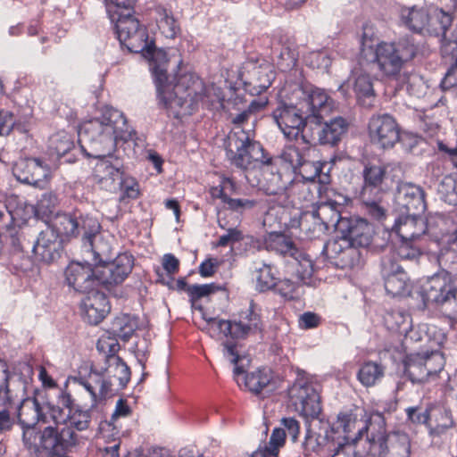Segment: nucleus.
I'll list each match as a JSON object with an SVG mask.
<instances>
[{
  "instance_id": "obj_31",
  "label": "nucleus",
  "mask_w": 457,
  "mask_h": 457,
  "mask_svg": "<svg viewBox=\"0 0 457 457\" xmlns=\"http://www.w3.org/2000/svg\"><path fill=\"white\" fill-rule=\"evenodd\" d=\"M85 262L94 265L107 263L111 261L112 248L102 237L96 235L88 242H84Z\"/></svg>"
},
{
  "instance_id": "obj_49",
  "label": "nucleus",
  "mask_w": 457,
  "mask_h": 457,
  "mask_svg": "<svg viewBox=\"0 0 457 457\" xmlns=\"http://www.w3.org/2000/svg\"><path fill=\"white\" fill-rule=\"evenodd\" d=\"M78 221V236L82 235L85 242L93 239L99 232L100 223L88 215L76 217Z\"/></svg>"
},
{
  "instance_id": "obj_8",
  "label": "nucleus",
  "mask_w": 457,
  "mask_h": 457,
  "mask_svg": "<svg viewBox=\"0 0 457 457\" xmlns=\"http://www.w3.org/2000/svg\"><path fill=\"white\" fill-rule=\"evenodd\" d=\"M113 4L117 10L112 11V20L115 21V29L121 45L126 46L132 53H143L152 44L149 40L147 30L145 27L137 30L134 36H129V29H136L135 17L131 14L129 0H106ZM110 12L112 10L110 9Z\"/></svg>"
},
{
  "instance_id": "obj_46",
  "label": "nucleus",
  "mask_w": 457,
  "mask_h": 457,
  "mask_svg": "<svg viewBox=\"0 0 457 457\" xmlns=\"http://www.w3.org/2000/svg\"><path fill=\"white\" fill-rule=\"evenodd\" d=\"M52 228L55 229L57 235L60 234L67 237H78V221H76V216L71 214H57Z\"/></svg>"
},
{
  "instance_id": "obj_64",
  "label": "nucleus",
  "mask_w": 457,
  "mask_h": 457,
  "mask_svg": "<svg viewBox=\"0 0 457 457\" xmlns=\"http://www.w3.org/2000/svg\"><path fill=\"white\" fill-rule=\"evenodd\" d=\"M439 263L449 270V273L457 275V250L447 248L442 251L438 258Z\"/></svg>"
},
{
  "instance_id": "obj_37",
  "label": "nucleus",
  "mask_w": 457,
  "mask_h": 457,
  "mask_svg": "<svg viewBox=\"0 0 457 457\" xmlns=\"http://www.w3.org/2000/svg\"><path fill=\"white\" fill-rule=\"evenodd\" d=\"M90 379L98 386V393H96L95 386L88 381H82L81 385L91 395L94 403L113 394L114 389L112 387L116 386V384L111 378L104 376H96L94 374V369H92Z\"/></svg>"
},
{
  "instance_id": "obj_51",
  "label": "nucleus",
  "mask_w": 457,
  "mask_h": 457,
  "mask_svg": "<svg viewBox=\"0 0 457 457\" xmlns=\"http://www.w3.org/2000/svg\"><path fill=\"white\" fill-rule=\"evenodd\" d=\"M267 104L268 100L265 97L253 100L246 110L231 118V122L236 126L231 132L243 129L241 126L248 120L250 115L262 109Z\"/></svg>"
},
{
  "instance_id": "obj_62",
  "label": "nucleus",
  "mask_w": 457,
  "mask_h": 457,
  "mask_svg": "<svg viewBox=\"0 0 457 457\" xmlns=\"http://www.w3.org/2000/svg\"><path fill=\"white\" fill-rule=\"evenodd\" d=\"M72 147L73 143L67 134H57L51 138V148L58 156L66 154Z\"/></svg>"
},
{
  "instance_id": "obj_35",
  "label": "nucleus",
  "mask_w": 457,
  "mask_h": 457,
  "mask_svg": "<svg viewBox=\"0 0 457 457\" xmlns=\"http://www.w3.org/2000/svg\"><path fill=\"white\" fill-rule=\"evenodd\" d=\"M401 16L404 23L414 31H421L428 25H430L428 10L425 6L403 8Z\"/></svg>"
},
{
  "instance_id": "obj_53",
  "label": "nucleus",
  "mask_w": 457,
  "mask_h": 457,
  "mask_svg": "<svg viewBox=\"0 0 457 457\" xmlns=\"http://www.w3.org/2000/svg\"><path fill=\"white\" fill-rule=\"evenodd\" d=\"M255 273L256 286L260 291H266L275 287L277 281L270 265L263 264L256 269Z\"/></svg>"
},
{
  "instance_id": "obj_47",
  "label": "nucleus",
  "mask_w": 457,
  "mask_h": 457,
  "mask_svg": "<svg viewBox=\"0 0 457 457\" xmlns=\"http://www.w3.org/2000/svg\"><path fill=\"white\" fill-rule=\"evenodd\" d=\"M271 380V373L268 369H260L246 375L245 385L249 391L259 394Z\"/></svg>"
},
{
  "instance_id": "obj_2",
  "label": "nucleus",
  "mask_w": 457,
  "mask_h": 457,
  "mask_svg": "<svg viewBox=\"0 0 457 457\" xmlns=\"http://www.w3.org/2000/svg\"><path fill=\"white\" fill-rule=\"evenodd\" d=\"M333 109L334 101L324 90L296 86L289 96V103H279L272 112V118L284 136L293 140L299 135L303 138L312 120L328 116Z\"/></svg>"
},
{
  "instance_id": "obj_38",
  "label": "nucleus",
  "mask_w": 457,
  "mask_h": 457,
  "mask_svg": "<svg viewBox=\"0 0 457 457\" xmlns=\"http://www.w3.org/2000/svg\"><path fill=\"white\" fill-rule=\"evenodd\" d=\"M142 55L145 59L149 60L150 69L157 77L158 80L162 81L165 79L166 68L168 63L166 52L162 49H156L153 41Z\"/></svg>"
},
{
  "instance_id": "obj_45",
  "label": "nucleus",
  "mask_w": 457,
  "mask_h": 457,
  "mask_svg": "<svg viewBox=\"0 0 457 457\" xmlns=\"http://www.w3.org/2000/svg\"><path fill=\"white\" fill-rule=\"evenodd\" d=\"M384 367L374 361L365 362L358 372L359 381L365 386H372L384 376Z\"/></svg>"
},
{
  "instance_id": "obj_58",
  "label": "nucleus",
  "mask_w": 457,
  "mask_h": 457,
  "mask_svg": "<svg viewBox=\"0 0 457 457\" xmlns=\"http://www.w3.org/2000/svg\"><path fill=\"white\" fill-rule=\"evenodd\" d=\"M293 257L295 259L293 266L295 267V272L300 280L305 282L313 273L312 261L302 253H299L298 257Z\"/></svg>"
},
{
  "instance_id": "obj_13",
  "label": "nucleus",
  "mask_w": 457,
  "mask_h": 457,
  "mask_svg": "<svg viewBox=\"0 0 457 457\" xmlns=\"http://www.w3.org/2000/svg\"><path fill=\"white\" fill-rule=\"evenodd\" d=\"M292 181L291 174L286 167H279L273 162L261 163L256 178L249 181L267 195H278L283 192Z\"/></svg>"
},
{
  "instance_id": "obj_60",
  "label": "nucleus",
  "mask_w": 457,
  "mask_h": 457,
  "mask_svg": "<svg viewBox=\"0 0 457 457\" xmlns=\"http://www.w3.org/2000/svg\"><path fill=\"white\" fill-rule=\"evenodd\" d=\"M90 420L91 417L88 411L76 410L72 411V410H71L68 426L71 428H75L79 431L85 430L88 428Z\"/></svg>"
},
{
  "instance_id": "obj_21",
  "label": "nucleus",
  "mask_w": 457,
  "mask_h": 457,
  "mask_svg": "<svg viewBox=\"0 0 457 457\" xmlns=\"http://www.w3.org/2000/svg\"><path fill=\"white\" fill-rule=\"evenodd\" d=\"M328 258L337 259L343 267L353 268L361 262V253L343 234L341 237L328 241L324 247Z\"/></svg>"
},
{
  "instance_id": "obj_28",
  "label": "nucleus",
  "mask_w": 457,
  "mask_h": 457,
  "mask_svg": "<svg viewBox=\"0 0 457 457\" xmlns=\"http://www.w3.org/2000/svg\"><path fill=\"white\" fill-rule=\"evenodd\" d=\"M245 70L249 75L248 83L253 87L254 94H260L269 88L275 78L271 65L264 61L258 63L249 60L245 63Z\"/></svg>"
},
{
  "instance_id": "obj_11",
  "label": "nucleus",
  "mask_w": 457,
  "mask_h": 457,
  "mask_svg": "<svg viewBox=\"0 0 457 457\" xmlns=\"http://www.w3.org/2000/svg\"><path fill=\"white\" fill-rule=\"evenodd\" d=\"M326 116L312 120L309 131L303 133V141L319 142L321 145H337L346 133L348 124L342 117L322 121Z\"/></svg>"
},
{
  "instance_id": "obj_44",
  "label": "nucleus",
  "mask_w": 457,
  "mask_h": 457,
  "mask_svg": "<svg viewBox=\"0 0 457 457\" xmlns=\"http://www.w3.org/2000/svg\"><path fill=\"white\" fill-rule=\"evenodd\" d=\"M137 328V319L127 314L116 317L111 327L112 334L125 341L133 335Z\"/></svg>"
},
{
  "instance_id": "obj_19",
  "label": "nucleus",
  "mask_w": 457,
  "mask_h": 457,
  "mask_svg": "<svg viewBox=\"0 0 457 457\" xmlns=\"http://www.w3.org/2000/svg\"><path fill=\"white\" fill-rule=\"evenodd\" d=\"M345 218L341 217L340 204L336 202H326L320 204L312 212H306V218L303 221L304 227L308 221H317L314 229L316 232H326L330 227L340 230V223Z\"/></svg>"
},
{
  "instance_id": "obj_3",
  "label": "nucleus",
  "mask_w": 457,
  "mask_h": 457,
  "mask_svg": "<svg viewBox=\"0 0 457 457\" xmlns=\"http://www.w3.org/2000/svg\"><path fill=\"white\" fill-rule=\"evenodd\" d=\"M416 54V47L408 40L382 41L375 46L367 65L381 78L397 79L405 65Z\"/></svg>"
},
{
  "instance_id": "obj_36",
  "label": "nucleus",
  "mask_w": 457,
  "mask_h": 457,
  "mask_svg": "<svg viewBox=\"0 0 457 457\" xmlns=\"http://www.w3.org/2000/svg\"><path fill=\"white\" fill-rule=\"evenodd\" d=\"M264 245L268 251L276 252L282 255L295 256L297 250L293 240L283 233L271 232L264 238Z\"/></svg>"
},
{
  "instance_id": "obj_33",
  "label": "nucleus",
  "mask_w": 457,
  "mask_h": 457,
  "mask_svg": "<svg viewBox=\"0 0 457 457\" xmlns=\"http://www.w3.org/2000/svg\"><path fill=\"white\" fill-rule=\"evenodd\" d=\"M409 320V316L401 310H390L384 315L385 325L389 330L406 333V341L409 339L415 341L423 340L422 337H416L418 333L413 329L407 333L410 325ZM424 339L427 340L428 336H425Z\"/></svg>"
},
{
  "instance_id": "obj_34",
  "label": "nucleus",
  "mask_w": 457,
  "mask_h": 457,
  "mask_svg": "<svg viewBox=\"0 0 457 457\" xmlns=\"http://www.w3.org/2000/svg\"><path fill=\"white\" fill-rule=\"evenodd\" d=\"M453 426L454 421L449 409L437 407L429 411L428 429L431 436L439 437Z\"/></svg>"
},
{
  "instance_id": "obj_17",
  "label": "nucleus",
  "mask_w": 457,
  "mask_h": 457,
  "mask_svg": "<svg viewBox=\"0 0 457 457\" xmlns=\"http://www.w3.org/2000/svg\"><path fill=\"white\" fill-rule=\"evenodd\" d=\"M381 275L386 293L392 296L404 294L408 287V276L395 259V255H385L381 261Z\"/></svg>"
},
{
  "instance_id": "obj_18",
  "label": "nucleus",
  "mask_w": 457,
  "mask_h": 457,
  "mask_svg": "<svg viewBox=\"0 0 457 457\" xmlns=\"http://www.w3.org/2000/svg\"><path fill=\"white\" fill-rule=\"evenodd\" d=\"M17 179L22 183L37 187H45L51 179V169L48 164L38 158L21 161L16 165Z\"/></svg>"
},
{
  "instance_id": "obj_39",
  "label": "nucleus",
  "mask_w": 457,
  "mask_h": 457,
  "mask_svg": "<svg viewBox=\"0 0 457 457\" xmlns=\"http://www.w3.org/2000/svg\"><path fill=\"white\" fill-rule=\"evenodd\" d=\"M319 157V152L315 147L303 146L299 148L295 145H290L284 148L281 158L287 163L290 164L293 170H297L299 165L303 164V162L306 158Z\"/></svg>"
},
{
  "instance_id": "obj_42",
  "label": "nucleus",
  "mask_w": 457,
  "mask_h": 457,
  "mask_svg": "<svg viewBox=\"0 0 457 457\" xmlns=\"http://www.w3.org/2000/svg\"><path fill=\"white\" fill-rule=\"evenodd\" d=\"M156 12L158 14L157 24L162 34L167 38L176 37L180 32V27L172 12L161 6L156 8Z\"/></svg>"
},
{
  "instance_id": "obj_25",
  "label": "nucleus",
  "mask_w": 457,
  "mask_h": 457,
  "mask_svg": "<svg viewBox=\"0 0 457 457\" xmlns=\"http://www.w3.org/2000/svg\"><path fill=\"white\" fill-rule=\"evenodd\" d=\"M320 432L316 433L308 429L305 435L303 447L306 453L312 452L332 451V447L336 446V443L339 442L341 436H335L334 433L330 431V425L320 421Z\"/></svg>"
},
{
  "instance_id": "obj_7",
  "label": "nucleus",
  "mask_w": 457,
  "mask_h": 457,
  "mask_svg": "<svg viewBox=\"0 0 457 457\" xmlns=\"http://www.w3.org/2000/svg\"><path fill=\"white\" fill-rule=\"evenodd\" d=\"M226 154L235 166L246 171L245 178L253 181L261 163H264L262 145L253 141L245 129L230 132L225 140Z\"/></svg>"
},
{
  "instance_id": "obj_15",
  "label": "nucleus",
  "mask_w": 457,
  "mask_h": 457,
  "mask_svg": "<svg viewBox=\"0 0 457 457\" xmlns=\"http://www.w3.org/2000/svg\"><path fill=\"white\" fill-rule=\"evenodd\" d=\"M91 262H71L66 268L65 278L69 287L74 290L87 294L96 289L102 283L98 279V268H92Z\"/></svg>"
},
{
  "instance_id": "obj_5",
  "label": "nucleus",
  "mask_w": 457,
  "mask_h": 457,
  "mask_svg": "<svg viewBox=\"0 0 457 457\" xmlns=\"http://www.w3.org/2000/svg\"><path fill=\"white\" fill-rule=\"evenodd\" d=\"M369 439L364 440L367 454L378 457H409L411 442L405 433L394 432L386 434L385 420L382 415L375 413L370 416Z\"/></svg>"
},
{
  "instance_id": "obj_30",
  "label": "nucleus",
  "mask_w": 457,
  "mask_h": 457,
  "mask_svg": "<svg viewBox=\"0 0 457 457\" xmlns=\"http://www.w3.org/2000/svg\"><path fill=\"white\" fill-rule=\"evenodd\" d=\"M420 212H411L407 215L398 219L395 224V229L401 239L415 240L427 230V224Z\"/></svg>"
},
{
  "instance_id": "obj_12",
  "label": "nucleus",
  "mask_w": 457,
  "mask_h": 457,
  "mask_svg": "<svg viewBox=\"0 0 457 457\" xmlns=\"http://www.w3.org/2000/svg\"><path fill=\"white\" fill-rule=\"evenodd\" d=\"M402 173L400 163L367 164L362 170L363 184L360 194L367 200L371 195H383L381 186L386 177L390 176L393 180L399 179Z\"/></svg>"
},
{
  "instance_id": "obj_10",
  "label": "nucleus",
  "mask_w": 457,
  "mask_h": 457,
  "mask_svg": "<svg viewBox=\"0 0 457 457\" xmlns=\"http://www.w3.org/2000/svg\"><path fill=\"white\" fill-rule=\"evenodd\" d=\"M203 318L208 326L204 329L210 330L216 328L224 336H230L233 338H245L262 329L260 316L253 311V304L245 312H242L238 321L207 318L204 313H203Z\"/></svg>"
},
{
  "instance_id": "obj_24",
  "label": "nucleus",
  "mask_w": 457,
  "mask_h": 457,
  "mask_svg": "<svg viewBox=\"0 0 457 457\" xmlns=\"http://www.w3.org/2000/svg\"><path fill=\"white\" fill-rule=\"evenodd\" d=\"M86 295L81 303L84 319L89 324L97 325L110 311L107 298L98 290V287Z\"/></svg>"
},
{
  "instance_id": "obj_27",
  "label": "nucleus",
  "mask_w": 457,
  "mask_h": 457,
  "mask_svg": "<svg viewBox=\"0 0 457 457\" xmlns=\"http://www.w3.org/2000/svg\"><path fill=\"white\" fill-rule=\"evenodd\" d=\"M399 206L406 212H422L425 208V194L421 187L411 183H401L397 187L395 195Z\"/></svg>"
},
{
  "instance_id": "obj_50",
  "label": "nucleus",
  "mask_w": 457,
  "mask_h": 457,
  "mask_svg": "<svg viewBox=\"0 0 457 457\" xmlns=\"http://www.w3.org/2000/svg\"><path fill=\"white\" fill-rule=\"evenodd\" d=\"M389 255L398 256L402 260H416L421 255V251L418 245L414 244V240L401 239L395 246L394 253Z\"/></svg>"
},
{
  "instance_id": "obj_52",
  "label": "nucleus",
  "mask_w": 457,
  "mask_h": 457,
  "mask_svg": "<svg viewBox=\"0 0 457 457\" xmlns=\"http://www.w3.org/2000/svg\"><path fill=\"white\" fill-rule=\"evenodd\" d=\"M59 204V199L55 193L49 191L44 193L36 205L38 215L48 217L53 214Z\"/></svg>"
},
{
  "instance_id": "obj_57",
  "label": "nucleus",
  "mask_w": 457,
  "mask_h": 457,
  "mask_svg": "<svg viewBox=\"0 0 457 457\" xmlns=\"http://www.w3.org/2000/svg\"><path fill=\"white\" fill-rule=\"evenodd\" d=\"M217 287L214 284L193 285L187 288V294L190 297L192 306L203 312L201 306H196V301L202 297L208 296L216 292Z\"/></svg>"
},
{
  "instance_id": "obj_32",
  "label": "nucleus",
  "mask_w": 457,
  "mask_h": 457,
  "mask_svg": "<svg viewBox=\"0 0 457 457\" xmlns=\"http://www.w3.org/2000/svg\"><path fill=\"white\" fill-rule=\"evenodd\" d=\"M18 419L25 429H35L39 421H46L45 414L38 401L35 398L24 399L18 407Z\"/></svg>"
},
{
  "instance_id": "obj_41",
  "label": "nucleus",
  "mask_w": 457,
  "mask_h": 457,
  "mask_svg": "<svg viewBox=\"0 0 457 457\" xmlns=\"http://www.w3.org/2000/svg\"><path fill=\"white\" fill-rule=\"evenodd\" d=\"M404 371L413 383L428 381L427 370L424 367L421 353H411L403 361Z\"/></svg>"
},
{
  "instance_id": "obj_16",
  "label": "nucleus",
  "mask_w": 457,
  "mask_h": 457,
  "mask_svg": "<svg viewBox=\"0 0 457 457\" xmlns=\"http://www.w3.org/2000/svg\"><path fill=\"white\" fill-rule=\"evenodd\" d=\"M370 419L366 423L357 418L352 413H339L337 421L330 426V431L334 433L335 436L340 435L341 442L360 443L362 444L364 448H367L364 441L362 442V435L366 433V439H369Z\"/></svg>"
},
{
  "instance_id": "obj_23",
  "label": "nucleus",
  "mask_w": 457,
  "mask_h": 457,
  "mask_svg": "<svg viewBox=\"0 0 457 457\" xmlns=\"http://www.w3.org/2000/svg\"><path fill=\"white\" fill-rule=\"evenodd\" d=\"M454 290L450 276L446 272L432 276L422 287L424 300L437 304H443Z\"/></svg>"
},
{
  "instance_id": "obj_1",
  "label": "nucleus",
  "mask_w": 457,
  "mask_h": 457,
  "mask_svg": "<svg viewBox=\"0 0 457 457\" xmlns=\"http://www.w3.org/2000/svg\"><path fill=\"white\" fill-rule=\"evenodd\" d=\"M127 132L126 119L115 109L106 110L101 118L85 122L79 129V140L89 143L93 156L98 159L94 167V181L104 190L115 191L122 179V162L112 153L117 139L123 138Z\"/></svg>"
},
{
  "instance_id": "obj_54",
  "label": "nucleus",
  "mask_w": 457,
  "mask_h": 457,
  "mask_svg": "<svg viewBox=\"0 0 457 457\" xmlns=\"http://www.w3.org/2000/svg\"><path fill=\"white\" fill-rule=\"evenodd\" d=\"M322 165L318 157L306 158L297 169L303 179L312 181L320 176Z\"/></svg>"
},
{
  "instance_id": "obj_48",
  "label": "nucleus",
  "mask_w": 457,
  "mask_h": 457,
  "mask_svg": "<svg viewBox=\"0 0 457 457\" xmlns=\"http://www.w3.org/2000/svg\"><path fill=\"white\" fill-rule=\"evenodd\" d=\"M421 355L427 370L428 380L436 378L445 367L444 355L438 351L424 352Z\"/></svg>"
},
{
  "instance_id": "obj_61",
  "label": "nucleus",
  "mask_w": 457,
  "mask_h": 457,
  "mask_svg": "<svg viewBox=\"0 0 457 457\" xmlns=\"http://www.w3.org/2000/svg\"><path fill=\"white\" fill-rule=\"evenodd\" d=\"M360 443L339 442L336 443L332 449L334 453L331 457H361L363 453L357 450Z\"/></svg>"
},
{
  "instance_id": "obj_22",
  "label": "nucleus",
  "mask_w": 457,
  "mask_h": 457,
  "mask_svg": "<svg viewBox=\"0 0 457 457\" xmlns=\"http://www.w3.org/2000/svg\"><path fill=\"white\" fill-rule=\"evenodd\" d=\"M340 231L357 249L367 247L371 243L373 228L365 219L359 217L344 219L340 223Z\"/></svg>"
},
{
  "instance_id": "obj_4",
  "label": "nucleus",
  "mask_w": 457,
  "mask_h": 457,
  "mask_svg": "<svg viewBox=\"0 0 457 457\" xmlns=\"http://www.w3.org/2000/svg\"><path fill=\"white\" fill-rule=\"evenodd\" d=\"M25 446L36 454L64 456L78 443V437L70 427L48 426L41 432L25 429L22 435Z\"/></svg>"
},
{
  "instance_id": "obj_55",
  "label": "nucleus",
  "mask_w": 457,
  "mask_h": 457,
  "mask_svg": "<svg viewBox=\"0 0 457 457\" xmlns=\"http://www.w3.org/2000/svg\"><path fill=\"white\" fill-rule=\"evenodd\" d=\"M360 200L366 208V212L376 220L386 217V209L381 205L382 195H371L370 199H364L363 195H359Z\"/></svg>"
},
{
  "instance_id": "obj_29",
  "label": "nucleus",
  "mask_w": 457,
  "mask_h": 457,
  "mask_svg": "<svg viewBox=\"0 0 457 457\" xmlns=\"http://www.w3.org/2000/svg\"><path fill=\"white\" fill-rule=\"evenodd\" d=\"M59 246L57 232L54 228L47 227L39 233L33 252L42 262H51L59 256Z\"/></svg>"
},
{
  "instance_id": "obj_40",
  "label": "nucleus",
  "mask_w": 457,
  "mask_h": 457,
  "mask_svg": "<svg viewBox=\"0 0 457 457\" xmlns=\"http://www.w3.org/2000/svg\"><path fill=\"white\" fill-rule=\"evenodd\" d=\"M273 60L282 71L292 70L297 63L298 52L294 43L286 42L278 49H275Z\"/></svg>"
},
{
  "instance_id": "obj_59",
  "label": "nucleus",
  "mask_w": 457,
  "mask_h": 457,
  "mask_svg": "<svg viewBox=\"0 0 457 457\" xmlns=\"http://www.w3.org/2000/svg\"><path fill=\"white\" fill-rule=\"evenodd\" d=\"M439 192L449 204L457 205V179L445 177L440 183Z\"/></svg>"
},
{
  "instance_id": "obj_26",
  "label": "nucleus",
  "mask_w": 457,
  "mask_h": 457,
  "mask_svg": "<svg viewBox=\"0 0 457 457\" xmlns=\"http://www.w3.org/2000/svg\"><path fill=\"white\" fill-rule=\"evenodd\" d=\"M368 71H370V68L367 62L361 63L360 67L353 70L347 81L340 85L338 90L346 96L348 87L352 86L358 98L372 96L374 95L373 84L367 73Z\"/></svg>"
},
{
  "instance_id": "obj_6",
  "label": "nucleus",
  "mask_w": 457,
  "mask_h": 457,
  "mask_svg": "<svg viewBox=\"0 0 457 457\" xmlns=\"http://www.w3.org/2000/svg\"><path fill=\"white\" fill-rule=\"evenodd\" d=\"M203 91L202 81L191 73L182 74L175 85H166L159 89L161 102L175 115L190 113L196 104L203 101Z\"/></svg>"
},
{
  "instance_id": "obj_20",
  "label": "nucleus",
  "mask_w": 457,
  "mask_h": 457,
  "mask_svg": "<svg viewBox=\"0 0 457 457\" xmlns=\"http://www.w3.org/2000/svg\"><path fill=\"white\" fill-rule=\"evenodd\" d=\"M132 256L128 253L119 254L112 262H108L98 268V279L102 286L110 287L121 283L131 272Z\"/></svg>"
},
{
  "instance_id": "obj_63",
  "label": "nucleus",
  "mask_w": 457,
  "mask_h": 457,
  "mask_svg": "<svg viewBox=\"0 0 457 457\" xmlns=\"http://www.w3.org/2000/svg\"><path fill=\"white\" fill-rule=\"evenodd\" d=\"M273 288L287 300L298 297V286L290 279L285 278L277 281Z\"/></svg>"
},
{
  "instance_id": "obj_43",
  "label": "nucleus",
  "mask_w": 457,
  "mask_h": 457,
  "mask_svg": "<svg viewBox=\"0 0 457 457\" xmlns=\"http://www.w3.org/2000/svg\"><path fill=\"white\" fill-rule=\"evenodd\" d=\"M285 445V434L282 430L271 433L270 440L263 446H260L249 457H278L279 450Z\"/></svg>"
},
{
  "instance_id": "obj_9",
  "label": "nucleus",
  "mask_w": 457,
  "mask_h": 457,
  "mask_svg": "<svg viewBox=\"0 0 457 457\" xmlns=\"http://www.w3.org/2000/svg\"><path fill=\"white\" fill-rule=\"evenodd\" d=\"M288 398L295 411L305 418H318L321 412L319 393L313 383L303 374H298L288 388Z\"/></svg>"
},
{
  "instance_id": "obj_14",
  "label": "nucleus",
  "mask_w": 457,
  "mask_h": 457,
  "mask_svg": "<svg viewBox=\"0 0 457 457\" xmlns=\"http://www.w3.org/2000/svg\"><path fill=\"white\" fill-rule=\"evenodd\" d=\"M370 142L381 149H390L399 141L400 128L395 118L387 113L371 116L368 124Z\"/></svg>"
},
{
  "instance_id": "obj_56",
  "label": "nucleus",
  "mask_w": 457,
  "mask_h": 457,
  "mask_svg": "<svg viewBox=\"0 0 457 457\" xmlns=\"http://www.w3.org/2000/svg\"><path fill=\"white\" fill-rule=\"evenodd\" d=\"M104 365L94 367L96 376H104L112 379V374H114L120 365H127L117 354L107 356L104 361Z\"/></svg>"
}]
</instances>
